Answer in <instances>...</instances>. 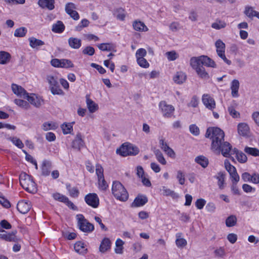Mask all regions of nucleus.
<instances>
[{
	"label": "nucleus",
	"instance_id": "bb28decb",
	"mask_svg": "<svg viewBox=\"0 0 259 259\" xmlns=\"http://www.w3.org/2000/svg\"><path fill=\"white\" fill-rule=\"evenodd\" d=\"M187 78L186 74L182 71L177 72L173 77V80L177 84H182L185 81Z\"/></svg>",
	"mask_w": 259,
	"mask_h": 259
},
{
	"label": "nucleus",
	"instance_id": "3c124183",
	"mask_svg": "<svg viewBox=\"0 0 259 259\" xmlns=\"http://www.w3.org/2000/svg\"><path fill=\"white\" fill-rule=\"evenodd\" d=\"M224 164L226 169L228 171L229 174L236 171L235 167L231 165L228 160L226 159L225 160Z\"/></svg>",
	"mask_w": 259,
	"mask_h": 259
},
{
	"label": "nucleus",
	"instance_id": "b1692460",
	"mask_svg": "<svg viewBox=\"0 0 259 259\" xmlns=\"http://www.w3.org/2000/svg\"><path fill=\"white\" fill-rule=\"evenodd\" d=\"M249 132V127L245 123H240L238 125V133L242 136H248Z\"/></svg>",
	"mask_w": 259,
	"mask_h": 259
},
{
	"label": "nucleus",
	"instance_id": "f8f14e48",
	"mask_svg": "<svg viewBox=\"0 0 259 259\" xmlns=\"http://www.w3.org/2000/svg\"><path fill=\"white\" fill-rule=\"evenodd\" d=\"M31 208L30 202L24 200H20L17 205V210L21 213H27Z\"/></svg>",
	"mask_w": 259,
	"mask_h": 259
},
{
	"label": "nucleus",
	"instance_id": "6ab92c4d",
	"mask_svg": "<svg viewBox=\"0 0 259 259\" xmlns=\"http://www.w3.org/2000/svg\"><path fill=\"white\" fill-rule=\"evenodd\" d=\"M54 0H39L38 5L42 9H47L53 10L55 8Z\"/></svg>",
	"mask_w": 259,
	"mask_h": 259
},
{
	"label": "nucleus",
	"instance_id": "c85d7f7f",
	"mask_svg": "<svg viewBox=\"0 0 259 259\" xmlns=\"http://www.w3.org/2000/svg\"><path fill=\"white\" fill-rule=\"evenodd\" d=\"M86 103L87 107L91 113H94L98 110L99 108L98 105L87 96L86 97Z\"/></svg>",
	"mask_w": 259,
	"mask_h": 259
},
{
	"label": "nucleus",
	"instance_id": "dca6fc26",
	"mask_svg": "<svg viewBox=\"0 0 259 259\" xmlns=\"http://www.w3.org/2000/svg\"><path fill=\"white\" fill-rule=\"evenodd\" d=\"M52 163L51 161L45 160L42 161L41 166V175L47 177L50 175L52 168Z\"/></svg>",
	"mask_w": 259,
	"mask_h": 259
},
{
	"label": "nucleus",
	"instance_id": "5fc2aeb1",
	"mask_svg": "<svg viewBox=\"0 0 259 259\" xmlns=\"http://www.w3.org/2000/svg\"><path fill=\"white\" fill-rule=\"evenodd\" d=\"M165 55L170 61H174L179 57L178 54L174 51L166 52Z\"/></svg>",
	"mask_w": 259,
	"mask_h": 259
},
{
	"label": "nucleus",
	"instance_id": "9b49d317",
	"mask_svg": "<svg viewBox=\"0 0 259 259\" xmlns=\"http://www.w3.org/2000/svg\"><path fill=\"white\" fill-rule=\"evenodd\" d=\"M202 101L206 108L213 110L215 108L214 100L208 94H204L202 98Z\"/></svg>",
	"mask_w": 259,
	"mask_h": 259
},
{
	"label": "nucleus",
	"instance_id": "cd10ccee",
	"mask_svg": "<svg viewBox=\"0 0 259 259\" xmlns=\"http://www.w3.org/2000/svg\"><path fill=\"white\" fill-rule=\"evenodd\" d=\"M68 41L69 46L72 49H78L81 46V40L80 39L71 37Z\"/></svg>",
	"mask_w": 259,
	"mask_h": 259
},
{
	"label": "nucleus",
	"instance_id": "5701e85b",
	"mask_svg": "<svg viewBox=\"0 0 259 259\" xmlns=\"http://www.w3.org/2000/svg\"><path fill=\"white\" fill-rule=\"evenodd\" d=\"M226 177V172L225 171H220L214 177L218 180V185L219 188L222 190L224 188V183Z\"/></svg>",
	"mask_w": 259,
	"mask_h": 259
},
{
	"label": "nucleus",
	"instance_id": "680f3d73",
	"mask_svg": "<svg viewBox=\"0 0 259 259\" xmlns=\"http://www.w3.org/2000/svg\"><path fill=\"white\" fill-rule=\"evenodd\" d=\"M137 61L138 65L143 68H147L149 66V63L145 58H138Z\"/></svg>",
	"mask_w": 259,
	"mask_h": 259
},
{
	"label": "nucleus",
	"instance_id": "39448f33",
	"mask_svg": "<svg viewBox=\"0 0 259 259\" xmlns=\"http://www.w3.org/2000/svg\"><path fill=\"white\" fill-rule=\"evenodd\" d=\"M76 218L77 220L78 226L81 231L84 232L90 233L94 230V225L89 222L82 214H77Z\"/></svg>",
	"mask_w": 259,
	"mask_h": 259
},
{
	"label": "nucleus",
	"instance_id": "58836bf2",
	"mask_svg": "<svg viewBox=\"0 0 259 259\" xmlns=\"http://www.w3.org/2000/svg\"><path fill=\"white\" fill-rule=\"evenodd\" d=\"M190 65L195 70L201 66V60L199 57H192L190 59Z\"/></svg>",
	"mask_w": 259,
	"mask_h": 259
},
{
	"label": "nucleus",
	"instance_id": "8fccbe9b",
	"mask_svg": "<svg viewBox=\"0 0 259 259\" xmlns=\"http://www.w3.org/2000/svg\"><path fill=\"white\" fill-rule=\"evenodd\" d=\"M53 197L56 200H58L63 203H64L66 200H68L67 197L59 193H56L53 194Z\"/></svg>",
	"mask_w": 259,
	"mask_h": 259
},
{
	"label": "nucleus",
	"instance_id": "9d476101",
	"mask_svg": "<svg viewBox=\"0 0 259 259\" xmlns=\"http://www.w3.org/2000/svg\"><path fill=\"white\" fill-rule=\"evenodd\" d=\"M24 98L27 99L31 105L36 108L39 107L43 102V99L35 94H27V96L24 97Z\"/></svg>",
	"mask_w": 259,
	"mask_h": 259
},
{
	"label": "nucleus",
	"instance_id": "20e7f679",
	"mask_svg": "<svg viewBox=\"0 0 259 259\" xmlns=\"http://www.w3.org/2000/svg\"><path fill=\"white\" fill-rule=\"evenodd\" d=\"M47 80L49 84L50 90L53 95H64V92L60 87L57 76L48 75L47 76Z\"/></svg>",
	"mask_w": 259,
	"mask_h": 259
},
{
	"label": "nucleus",
	"instance_id": "6e6d98bb",
	"mask_svg": "<svg viewBox=\"0 0 259 259\" xmlns=\"http://www.w3.org/2000/svg\"><path fill=\"white\" fill-rule=\"evenodd\" d=\"M226 26V23L224 21H219L214 23H213L211 25V27L215 29H220L221 28H225Z\"/></svg>",
	"mask_w": 259,
	"mask_h": 259
},
{
	"label": "nucleus",
	"instance_id": "0e129e2a",
	"mask_svg": "<svg viewBox=\"0 0 259 259\" xmlns=\"http://www.w3.org/2000/svg\"><path fill=\"white\" fill-rule=\"evenodd\" d=\"M228 110L232 117L238 118L240 116V113L237 112L233 106H229L228 108Z\"/></svg>",
	"mask_w": 259,
	"mask_h": 259
},
{
	"label": "nucleus",
	"instance_id": "c756f323",
	"mask_svg": "<svg viewBox=\"0 0 259 259\" xmlns=\"http://www.w3.org/2000/svg\"><path fill=\"white\" fill-rule=\"evenodd\" d=\"M11 56L10 54L7 52L1 51H0V64H7L11 60Z\"/></svg>",
	"mask_w": 259,
	"mask_h": 259
},
{
	"label": "nucleus",
	"instance_id": "7c9ffc66",
	"mask_svg": "<svg viewBox=\"0 0 259 259\" xmlns=\"http://www.w3.org/2000/svg\"><path fill=\"white\" fill-rule=\"evenodd\" d=\"M74 248L75 251L79 254H84L87 252V249L84 246V243L81 241L76 242L74 244Z\"/></svg>",
	"mask_w": 259,
	"mask_h": 259
},
{
	"label": "nucleus",
	"instance_id": "2eb2a0df",
	"mask_svg": "<svg viewBox=\"0 0 259 259\" xmlns=\"http://www.w3.org/2000/svg\"><path fill=\"white\" fill-rule=\"evenodd\" d=\"M84 146V143L80 133H78L72 142V147L80 151Z\"/></svg>",
	"mask_w": 259,
	"mask_h": 259
},
{
	"label": "nucleus",
	"instance_id": "e433bc0d",
	"mask_svg": "<svg viewBox=\"0 0 259 259\" xmlns=\"http://www.w3.org/2000/svg\"><path fill=\"white\" fill-rule=\"evenodd\" d=\"M66 187L71 197L74 198L78 197L79 192L76 187H71V185L69 183L66 184Z\"/></svg>",
	"mask_w": 259,
	"mask_h": 259
},
{
	"label": "nucleus",
	"instance_id": "13d9d810",
	"mask_svg": "<svg viewBox=\"0 0 259 259\" xmlns=\"http://www.w3.org/2000/svg\"><path fill=\"white\" fill-rule=\"evenodd\" d=\"M96 172L98 177V179H101L102 178L104 177L103 175V168L99 164H97L96 165Z\"/></svg>",
	"mask_w": 259,
	"mask_h": 259
},
{
	"label": "nucleus",
	"instance_id": "a878e982",
	"mask_svg": "<svg viewBox=\"0 0 259 259\" xmlns=\"http://www.w3.org/2000/svg\"><path fill=\"white\" fill-rule=\"evenodd\" d=\"M200 59L201 60V65L213 68L216 67L215 62L207 56H201Z\"/></svg>",
	"mask_w": 259,
	"mask_h": 259
},
{
	"label": "nucleus",
	"instance_id": "052dcab7",
	"mask_svg": "<svg viewBox=\"0 0 259 259\" xmlns=\"http://www.w3.org/2000/svg\"><path fill=\"white\" fill-rule=\"evenodd\" d=\"M177 179L179 180V184L184 185L185 182V175L181 170H178L177 175Z\"/></svg>",
	"mask_w": 259,
	"mask_h": 259
},
{
	"label": "nucleus",
	"instance_id": "ddd939ff",
	"mask_svg": "<svg viewBox=\"0 0 259 259\" xmlns=\"http://www.w3.org/2000/svg\"><path fill=\"white\" fill-rule=\"evenodd\" d=\"M148 202L147 197L143 195H138L132 204L134 207H140L145 205Z\"/></svg>",
	"mask_w": 259,
	"mask_h": 259
},
{
	"label": "nucleus",
	"instance_id": "473e14b6",
	"mask_svg": "<svg viewBox=\"0 0 259 259\" xmlns=\"http://www.w3.org/2000/svg\"><path fill=\"white\" fill-rule=\"evenodd\" d=\"M64 29L65 26L61 21H58L56 23L54 24L52 28V31L58 33H62Z\"/></svg>",
	"mask_w": 259,
	"mask_h": 259
},
{
	"label": "nucleus",
	"instance_id": "f704fd0d",
	"mask_svg": "<svg viewBox=\"0 0 259 259\" xmlns=\"http://www.w3.org/2000/svg\"><path fill=\"white\" fill-rule=\"evenodd\" d=\"M116 153L123 157L129 155L128 144H123L119 148L117 149Z\"/></svg>",
	"mask_w": 259,
	"mask_h": 259
},
{
	"label": "nucleus",
	"instance_id": "a19ab883",
	"mask_svg": "<svg viewBox=\"0 0 259 259\" xmlns=\"http://www.w3.org/2000/svg\"><path fill=\"white\" fill-rule=\"evenodd\" d=\"M237 223V218L236 216L231 215L228 217L226 220V225L228 227L234 226Z\"/></svg>",
	"mask_w": 259,
	"mask_h": 259
},
{
	"label": "nucleus",
	"instance_id": "a18cd8bd",
	"mask_svg": "<svg viewBox=\"0 0 259 259\" xmlns=\"http://www.w3.org/2000/svg\"><path fill=\"white\" fill-rule=\"evenodd\" d=\"M27 29L24 27H21L15 30L14 36L16 37H23L26 35Z\"/></svg>",
	"mask_w": 259,
	"mask_h": 259
},
{
	"label": "nucleus",
	"instance_id": "603ef678",
	"mask_svg": "<svg viewBox=\"0 0 259 259\" xmlns=\"http://www.w3.org/2000/svg\"><path fill=\"white\" fill-rule=\"evenodd\" d=\"M57 127L56 124L54 123H50L48 122H44L42 124V128L44 131H47L50 130H55Z\"/></svg>",
	"mask_w": 259,
	"mask_h": 259
},
{
	"label": "nucleus",
	"instance_id": "72a5a7b5",
	"mask_svg": "<svg viewBox=\"0 0 259 259\" xmlns=\"http://www.w3.org/2000/svg\"><path fill=\"white\" fill-rule=\"evenodd\" d=\"M153 151L156 156L157 160L161 164L165 165L166 164V161L160 150L154 148Z\"/></svg>",
	"mask_w": 259,
	"mask_h": 259
},
{
	"label": "nucleus",
	"instance_id": "412c9836",
	"mask_svg": "<svg viewBox=\"0 0 259 259\" xmlns=\"http://www.w3.org/2000/svg\"><path fill=\"white\" fill-rule=\"evenodd\" d=\"M240 83L237 79H233L231 83V95L233 97L237 98L239 97L238 90Z\"/></svg>",
	"mask_w": 259,
	"mask_h": 259
},
{
	"label": "nucleus",
	"instance_id": "1a4fd4ad",
	"mask_svg": "<svg viewBox=\"0 0 259 259\" xmlns=\"http://www.w3.org/2000/svg\"><path fill=\"white\" fill-rule=\"evenodd\" d=\"M84 200L87 204L93 208H97L99 205V199L96 193H89L86 195Z\"/></svg>",
	"mask_w": 259,
	"mask_h": 259
},
{
	"label": "nucleus",
	"instance_id": "bf43d9fd",
	"mask_svg": "<svg viewBox=\"0 0 259 259\" xmlns=\"http://www.w3.org/2000/svg\"><path fill=\"white\" fill-rule=\"evenodd\" d=\"M254 12L252 7L247 6L245 7L244 14L249 18L252 19L254 17Z\"/></svg>",
	"mask_w": 259,
	"mask_h": 259
},
{
	"label": "nucleus",
	"instance_id": "37998d69",
	"mask_svg": "<svg viewBox=\"0 0 259 259\" xmlns=\"http://www.w3.org/2000/svg\"><path fill=\"white\" fill-rule=\"evenodd\" d=\"M8 140L12 142L13 144L20 149H22L24 147V144L21 140L17 137H10L8 138Z\"/></svg>",
	"mask_w": 259,
	"mask_h": 259
},
{
	"label": "nucleus",
	"instance_id": "338daca9",
	"mask_svg": "<svg viewBox=\"0 0 259 259\" xmlns=\"http://www.w3.org/2000/svg\"><path fill=\"white\" fill-rule=\"evenodd\" d=\"M190 133L194 136H198L199 134V128L195 124H191L189 126Z\"/></svg>",
	"mask_w": 259,
	"mask_h": 259
},
{
	"label": "nucleus",
	"instance_id": "a211bd4d",
	"mask_svg": "<svg viewBox=\"0 0 259 259\" xmlns=\"http://www.w3.org/2000/svg\"><path fill=\"white\" fill-rule=\"evenodd\" d=\"M12 90L13 92L18 96L20 97H25L27 94H28L26 91L21 86L18 85L16 84L13 83L12 84Z\"/></svg>",
	"mask_w": 259,
	"mask_h": 259
},
{
	"label": "nucleus",
	"instance_id": "79ce46f5",
	"mask_svg": "<svg viewBox=\"0 0 259 259\" xmlns=\"http://www.w3.org/2000/svg\"><path fill=\"white\" fill-rule=\"evenodd\" d=\"M14 103L18 106L25 109H28L30 107L29 103L21 99H15L14 100Z\"/></svg>",
	"mask_w": 259,
	"mask_h": 259
},
{
	"label": "nucleus",
	"instance_id": "4468645a",
	"mask_svg": "<svg viewBox=\"0 0 259 259\" xmlns=\"http://www.w3.org/2000/svg\"><path fill=\"white\" fill-rule=\"evenodd\" d=\"M159 145L161 149L163 150L169 157H174L175 156V153L174 151L170 148L164 140L162 138L159 139Z\"/></svg>",
	"mask_w": 259,
	"mask_h": 259
},
{
	"label": "nucleus",
	"instance_id": "69168bd1",
	"mask_svg": "<svg viewBox=\"0 0 259 259\" xmlns=\"http://www.w3.org/2000/svg\"><path fill=\"white\" fill-rule=\"evenodd\" d=\"M98 48L103 51H110L111 50V45L108 43H103L98 45Z\"/></svg>",
	"mask_w": 259,
	"mask_h": 259
},
{
	"label": "nucleus",
	"instance_id": "0eeeda50",
	"mask_svg": "<svg viewBox=\"0 0 259 259\" xmlns=\"http://www.w3.org/2000/svg\"><path fill=\"white\" fill-rule=\"evenodd\" d=\"M215 46L217 48V53L218 55L222 58L223 61L226 63L228 65H230L231 64V61L228 60L225 56V44L221 40L218 39L216 41L215 43Z\"/></svg>",
	"mask_w": 259,
	"mask_h": 259
},
{
	"label": "nucleus",
	"instance_id": "4be33fe9",
	"mask_svg": "<svg viewBox=\"0 0 259 259\" xmlns=\"http://www.w3.org/2000/svg\"><path fill=\"white\" fill-rule=\"evenodd\" d=\"M111 241L108 238H104L101 242L99 250L102 253L105 252L106 251L110 249Z\"/></svg>",
	"mask_w": 259,
	"mask_h": 259
},
{
	"label": "nucleus",
	"instance_id": "e2e57ef3",
	"mask_svg": "<svg viewBox=\"0 0 259 259\" xmlns=\"http://www.w3.org/2000/svg\"><path fill=\"white\" fill-rule=\"evenodd\" d=\"M147 52L145 49L141 48L138 49L136 53V57L137 59L138 58H144V57L146 55Z\"/></svg>",
	"mask_w": 259,
	"mask_h": 259
},
{
	"label": "nucleus",
	"instance_id": "49530a36",
	"mask_svg": "<svg viewBox=\"0 0 259 259\" xmlns=\"http://www.w3.org/2000/svg\"><path fill=\"white\" fill-rule=\"evenodd\" d=\"M128 150L129 155H136L139 153V148L132 144H128Z\"/></svg>",
	"mask_w": 259,
	"mask_h": 259
},
{
	"label": "nucleus",
	"instance_id": "864d4df0",
	"mask_svg": "<svg viewBox=\"0 0 259 259\" xmlns=\"http://www.w3.org/2000/svg\"><path fill=\"white\" fill-rule=\"evenodd\" d=\"M61 68H70L74 66L72 62L68 59H61Z\"/></svg>",
	"mask_w": 259,
	"mask_h": 259
},
{
	"label": "nucleus",
	"instance_id": "4c0bfd02",
	"mask_svg": "<svg viewBox=\"0 0 259 259\" xmlns=\"http://www.w3.org/2000/svg\"><path fill=\"white\" fill-rule=\"evenodd\" d=\"M198 75L203 79H208L209 76L208 73L206 71L204 67L201 65L195 70Z\"/></svg>",
	"mask_w": 259,
	"mask_h": 259
},
{
	"label": "nucleus",
	"instance_id": "f3484780",
	"mask_svg": "<svg viewBox=\"0 0 259 259\" xmlns=\"http://www.w3.org/2000/svg\"><path fill=\"white\" fill-rule=\"evenodd\" d=\"M0 232H4L5 233L0 234V238L5 240L7 241H15L16 240L15 234L17 231H13L10 233H7V232L0 228Z\"/></svg>",
	"mask_w": 259,
	"mask_h": 259
},
{
	"label": "nucleus",
	"instance_id": "f257e3e1",
	"mask_svg": "<svg viewBox=\"0 0 259 259\" xmlns=\"http://www.w3.org/2000/svg\"><path fill=\"white\" fill-rule=\"evenodd\" d=\"M225 134L223 130L218 127H208L205 133V137L211 140V149H219V144L224 141Z\"/></svg>",
	"mask_w": 259,
	"mask_h": 259
},
{
	"label": "nucleus",
	"instance_id": "7ed1b4c3",
	"mask_svg": "<svg viewBox=\"0 0 259 259\" xmlns=\"http://www.w3.org/2000/svg\"><path fill=\"white\" fill-rule=\"evenodd\" d=\"M19 181L21 186L27 192L32 193L36 191L35 183L30 176L25 173L20 174Z\"/></svg>",
	"mask_w": 259,
	"mask_h": 259
},
{
	"label": "nucleus",
	"instance_id": "393cba45",
	"mask_svg": "<svg viewBox=\"0 0 259 259\" xmlns=\"http://www.w3.org/2000/svg\"><path fill=\"white\" fill-rule=\"evenodd\" d=\"M236 154V157L237 160L242 163H245L247 160L246 155L242 151H239L236 148L233 149L232 154Z\"/></svg>",
	"mask_w": 259,
	"mask_h": 259
},
{
	"label": "nucleus",
	"instance_id": "4d7b16f0",
	"mask_svg": "<svg viewBox=\"0 0 259 259\" xmlns=\"http://www.w3.org/2000/svg\"><path fill=\"white\" fill-rule=\"evenodd\" d=\"M82 52L84 55H88L92 56L95 54V49L92 47L87 46L83 49Z\"/></svg>",
	"mask_w": 259,
	"mask_h": 259
},
{
	"label": "nucleus",
	"instance_id": "423d86ee",
	"mask_svg": "<svg viewBox=\"0 0 259 259\" xmlns=\"http://www.w3.org/2000/svg\"><path fill=\"white\" fill-rule=\"evenodd\" d=\"M219 149H211L212 151L218 154L221 153L225 157H230L233 151L231 145L229 142L223 141L221 142V143H219Z\"/></svg>",
	"mask_w": 259,
	"mask_h": 259
},
{
	"label": "nucleus",
	"instance_id": "c9c22d12",
	"mask_svg": "<svg viewBox=\"0 0 259 259\" xmlns=\"http://www.w3.org/2000/svg\"><path fill=\"white\" fill-rule=\"evenodd\" d=\"M29 45L32 48H36L37 47L41 46L45 42L41 40L36 39L34 37H30L29 39Z\"/></svg>",
	"mask_w": 259,
	"mask_h": 259
},
{
	"label": "nucleus",
	"instance_id": "f03ea898",
	"mask_svg": "<svg viewBox=\"0 0 259 259\" xmlns=\"http://www.w3.org/2000/svg\"><path fill=\"white\" fill-rule=\"evenodd\" d=\"M111 190L112 194L116 199L121 201H125L127 200L128 198V193L120 182L113 181Z\"/></svg>",
	"mask_w": 259,
	"mask_h": 259
},
{
	"label": "nucleus",
	"instance_id": "de8ad7c7",
	"mask_svg": "<svg viewBox=\"0 0 259 259\" xmlns=\"http://www.w3.org/2000/svg\"><path fill=\"white\" fill-rule=\"evenodd\" d=\"M61 128L64 134H70L73 131L72 125L71 123H63L61 125Z\"/></svg>",
	"mask_w": 259,
	"mask_h": 259
},
{
	"label": "nucleus",
	"instance_id": "6e6552de",
	"mask_svg": "<svg viewBox=\"0 0 259 259\" xmlns=\"http://www.w3.org/2000/svg\"><path fill=\"white\" fill-rule=\"evenodd\" d=\"M159 107L164 117L170 118L173 115L175 108L172 105L167 104L165 101H162L159 103Z\"/></svg>",
	"mask_w": 259,
	"mask_h": 259
},
{
	"label": "nucleus",
	"instance_id": "2f4dec72",
	"mask_svg": "<svg viewBox=\"0 0 259 259\" xmlns=\"http://www.w3.org/2000/svg\"><path fill=\"white\" fill-rule=\"evenodd\" d=\"M195 161L200 164L203 168H206L209 163L208 158L203 155L197 156L195 159Z\"/></svg>",
	"mask_w": 259,
	"mask_h": 259
},
{
	"label": "nucleus",
	"instance_id": "774afa93",
	"mask_svg": "<svg viewBox=\"0 0 259 259\" xmlns=\"http://www.w3.org/2000/svg\"><path fill=\"white\" fill-rule=\"evenodd\" d=\"M89 24V21L87 19H84L81 20L80 24L76 27L75 29L77 31H80L82 28L88 26Z\"/></svg>",
	"mask_w": 259,
	"mask_h": 259
},
{
	"label": "nucleus",
	"instance_id": "09e8293b",
	"mask_svg": "<svg viewBox=\"0 0 259 259\" xmlns=\"http://www.w3.org/2000/svg\"><path fill=\"white\" fill-rule=\"evenodd\" d=\"M99 188L102 191H106L108 187V185L105 180L104 177L98 179Z\"/></svg>",
	"mask_w": 259,
	"mask_h": 259
},
{
	"label": "nucleus",
	"instance_id": "ea45409f",
	"mask_svg": "<svg viewBox=\"0 0 259 259\" xmlns=\"http://www.w3.org/2000/svg\"><path fill=\"white\" fill-rule=\"evenodd\" d=\"M244 152L253 156H259V149L246 146L244 148Z\"/></svg>",
	"mask_w": 259,
	"mask_h": 259
},
{
	"label": "nucleus",
	"instance_id": "c03bdc74",
	"mask_svg": "<svg viewBox=\"0 0 259 259\" xmlns=\"http://www.w3.org/2000/svg\"><path fill=\"white\" fill-rule=\"evenodd\" d=\"M123 241L120 239H117L115 242L116 248H115V252L118 254L122 253Z\"/></svg>",
	"mask_w": 259,
	"mask_h": 259
},
{
	"label": "nucleus",
	"instance_id": "aec40b11",
	"mask_svg": "<svg viewBox=\"0 0 259 259\" xmlns=\"http://www.w3.org/2000/svg\"><path fill=\"white\" fill-rule=\"evenodd\" d=\"M133 27L135 30L140 32H146L148 30V27L144 22L136 20L133 22Z\"/></svg>",
	"mask_w": 259,
	"mask_h": 259
}]
</instances>
